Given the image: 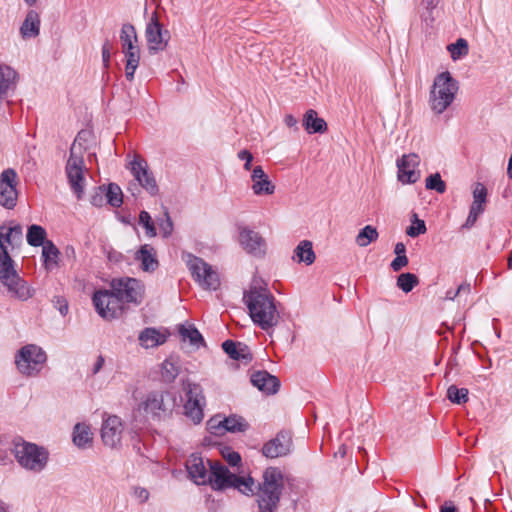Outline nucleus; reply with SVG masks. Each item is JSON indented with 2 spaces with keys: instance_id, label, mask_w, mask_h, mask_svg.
Wrapping results in <instances>:
<instances>
[{
  "instance_id": "nucleus-2",
  "label": "nucleus",
  "mask_w": 512,
  "mask_h": 512,
  "mask_svg": "<svg viewBox=\"0 0 512 512\" xmlns=\"http://www.w3.org/2000/svg\"><path fill=\"white\" fill-rule=\"evenodd\" d=\"M284 489V478L282 471L277 467H268L264 470L262 481L254 484L253 493L260 512H275L278 508L282 491Z\"/></svg>"
},
{
  "instance_id": "nucleus-5",
  "label": "nucleus",
  "mask_w": 512,
  "mask_h": 512,
  "mask_svg": "<svg viewBox=\"0 0 512 512\" xmlns=\"http://www.w3.org/2000/svg\"><path fill=\"white\" fill-rule=\"evenodd\" d=\"M210 469L208 484L214 490H223L226 488H235L245 495L253 493L254 479L252 477L244 478L237 476L219 461L207 460Z\"/></svg>"
},
{
  "instance_id": "nucleus-48",
  "label": "nucleus",
  "mask_w": 512,
  "mask_h": 512,
  "mask_svg": "<svg viewBox=\"0 0 512 512\" xmlns=\"http://www.w3.org/2000/svg\"><path fill=\"white\" fill-rule=\"evenodd\" d=\"M7 228H8L7 231L10 236V240H11L12 249L20 247L22 244V241H23L22 226L20 224H16L12 227H7Z\"/></svg>"
},
{
  "instance_id": "nucleus-11",
  "label": "nucleus",
  "mask_w": 512,
  "mask_h": 512,
  "mask_svg": "<svg viewBox=\"0 0 512 512\" xmlns=\"http://www.w3.org/2000/svg\"><path fill=\"white\" fill-rule=\"evenodd\" d=\"M114 295L123 303L138 305L144 296V285L136 278L123 277L113 279L110 283Z\"/></svg>"
},
{
  "instance_id": "nucleus-9",
  "label": "nucleus",
  "mask_w": 512,
  "mask_h": 512,
  "mask_svg": "<svg viewBox=\"0 0 512 512\" xmlns=\"http://www.w3.org/2000/svg\"><path fill=\"white\" fill-rule=\"evenodd\" d=\"M193 279L204 289L216 290L220 284L218 273L202 258L191 253L182 256Z\"/></svg>"
},
{
  "instance_id": "nucleus-3",
  "label": "nucleus",
  "mask_w": 512,
  "mask_h": 512,
  "mask_svg": "<svg viewBox=\"0 0 512 512\" xmlns=\"http://www.w3.org/2000/svg\"><path fill=\"white\" fill-rule=\"evenodd\" d=\"M90 137V132L81 130L71 148L69 158L66 162L65 173L68 179L71 190L76 195L77 199H81L84 194L85 186V164L83 159V151L87 150L85 143Z\"/></svg>"
},
{
  "instance_id": "nucleus-32",
  "label": "nucleus",
  "mask_w": 512,
  "mask_h": 512,
  "mask_svg": "<svg viewBox=\"0 0 512 512\" xmlns=\"http://www.w3.org/2000/svg\"><path fill=\"white\" fill-rule=\"evenodd\" d=\"M123 53L126 57L125 76L128 81H132L139 65L140 50L139 47H134L133 50H123Z\"/></svg>"
},
{
  "instance_id": "nucleus-14",
  "label": "nucleus",
  "mask_w": 512,
  "mask_h": 512,
  "mask_svg": "<svg viewBox=\"0 0 512 512\" xmlns=\"http://www.w3.org/2000/svg\"><path fill=\"white\" fill-rule=\"evenodd\" d=\"M17 173L8 168L0 174V205L6 209H13L17 205Z\"/></svg>"
},
{
  "instance_id": "nucleus-45",
  "label": "nucleus",
  "mask_w": 512,
  "mask_h": 512,
  "mask_svg": "<svg viewBox=\"0 0 512 512\" xmlns=\"http://www.w3.org/2000/svg\"><path fill=\"white\" fill-rule=\"evenodd\" d=\"M448 50L451 53V58L453 60L460 59L468 54V42L463 38H459L455 43L448 45Z\"/></svg>"
},
{
  "instance_id": "nucleus-26",
  "label": "nucleus",
  "mask_w": 512,
  "mask_h": 512,
  "mask_svg": "<svg viewBox=\"0 0 512 512\" xmlns=\"http://www.w3.org/2000/svg\"><path fill=\"white\" fill-rule=\"evenodd\" d=\"M17 73L8 65L0 64V105L16 87Z\"/></svg>"
},
{
  "instance_id": "nucleus-42",
  "label": "nucleus",
  "mask_w": 512,
  "mask_h": 512,
  "mask_svg": "<svg viewBox=\"0 0 512 512\" xmlns=\"http://www.w3.org/2000/svg\"><path fill=\"white\" fill-rule=\"evenodd\" d=\"M378 238V232L377 229L371 225L365 226L363 229L360 230L356 237V243L360 247H366L371 242L375 241Z\"/></svg>"
},
{
  "instance_id": "nucleus-52",
  "label": "nucleus",
  "mask_w": 512,
  "mask_h": 512,
  "mask_svg": "<svg viewBox=\"0 0 512 512\" xmlns=\"http://www.w3.org/2000/svg\"><path fill=\"white\" fill-rule=\"evenodd\" d=\"M426 232V225L423 220L416 219V221L407 228L406 233L410 237H417L420 234H424Z\"/></svg>"
},
{
  "instance_id": "nucleus-17",
  "label": "nucleus",
  "mask_w": 512,
  "mask_h": 512,
  "mask_svg": "<svg viewBox=\"0 0 512 512\" xmlns=\"http://www.w3.org/2000/svg\"><path fill=\"white\" fill-rule=\"evenodd\" d=\"M123 424L120 417L116 415L106 418L101 427V438L104 445L115 448L121 443Z\"/></svg>"
},
{
  "instance_id": "nucleus-49",
  "label": "nucleus",
  "mask_w": 512,
  "mask_h": 512,
  "mask_svg": "<svg viewBox=\"0 0 512 512\" xmlns=\"http://www.w3.org/2000/svg\"><path fill=\"white\" fill-rule=\"evenodd\" d=\"M487 189L482 183H476L473 190V205L484 207L486 202Z\"/></svg>"
},
{
  "instance_id": "nucleus-24",
  "label": "nucleus",
  "mask_w": 512,
  "mask_h": 512,
  "mask_svg": "<svg viewBox=\"0 0 512 512\" xmlns=\"http://www.w3.org/2000/svg\"><path fill=\"white\" fill-rule=\"evenodd\" d=\"M135 260L140 262L141 269L145 272H154L159 266L156 250L149 244L140 247L135 253Z\"/></svg>"
},
{
  "instance_id": "nucleus-8",
  "label": "nucleus",
  "mask_w": 512,
  "mask_h": 512,
  "mask_svg": "<svg viewBox=\"0 0 512 512\" xmlns=\"http://www.w3.org/2000/svg\"><path fill=\"white\" fill-rule=\"evenodd\" d=\"M0 281L11 297L20 301H27L34 295V289L15 270L14 262L0 264Z\"/></svg>"
},
{
  "instance_id": "nucleus-63",
  "label": "nucleus",
  "mask_w": 512,
  "mask_h": 512,
  "mask_svg": "<svg viewBox=\"0 0 512 512\" xmlns=\"http://www.w3.org/2000/svg\"><path fill=\"white\" fill-rule=\"evenodd\" d=\"M394 252L396 254V256H402V255H406V246L404 243L402 242H398L396 245H395V248H394Z\"/></svg>"
},
{
  "instance_id": "nucleus-55",
  "label": "nucleus",
  "mask_w": 512,
  "mask_h": 512,
  "mask_svg": "<svg viewBox=\"0 0 512 512\" xmlns=\"http://www.w3.org/2000/svg\"><path fill=\"white\" fill-rule=\"evenodd\" d=\"M408 264V258L406 255L396 256V258L391 262V268L393 271H400L403 267Z\"/></svg>"
},
{
  "instance_id": "nucleus-20",
  "label": "nucleus",
  "mask_w": 512,
  "mask_h": 512,
  "mask_svg": "<svg viewBox=\"0 0 512 512\" xmlns=\"http://www.w3.org/2000/svg\"><path fill=\"white\" fill-rule=\"evenodd\" d=\"M418 165L419 157L416 154L403 155L398 159L397 167L399 181L408 184L415 183L420 177V172L416 170Z\"/></svg>"
},
{
  "instance_id": "nucleus-64",
  "label": "nucleus",
  "mask_w": 512,
  "mask_h": 512,
  "mask_svg": "<svg viewBox=\"0 0 512 512\" xmlns=\"http://www.w3.org/2000/svg\"><path fill=\"white\" fill-rule=\"evenodd\" d=\"M136 495L143 502L149 498V492L144 488H140V489L136 490Z\"/></svg>"
},
{
  "instance_id": "nucleus-10",
  "label": "nucleus",
  "mask_w": 512,
  "mask_h": 512,
  "mask_svg": "<svg viewBox=\"0 0 512 512\" xmlns=\"http://www.w3.org/2000/svg\"><path fill=\"white\" fill-rule=\"evenodd\" d=\"M46 353L34 344L22 347L15 356V363L19 372L26 376H35L46 362Z\"/></svg>"
},
{
  "instance_id": "nucleus-33",
  "label": "nucleus",
  "mask_w": 512,
  "mask_h": 512,
  "mask_svg": "<svg viewBox=\"0 0 512 512\" xmlns=\"http://www.w3.org/2000/svg\"><path fill=\"white\" fill-rule=\"evenodd\" d=\"M120 41L122 44V50H133L134 47H138L136 45L138 41L137 33L135 27L132 24H123L120 33Z\"/></svg>"
},
{
  "instance_id": "nucleus-46",
  "label": "nucleus",
  "mask_w": 512,
  "mask_h": 512,
  "mask_svg": "<svg viewBox=\"0 0 512 512\" xmlns=\"http://www.w3.org/2000/svg\"><path fill=\"white\" fill-rule=\"evenodd\" d=\"M425 186L429 190H435L438 193H444L446 190V184L441 179L439 173L431 174L426 178Z\"/></svg>"
},
{
  "instance_id": "nucleus-1",
  "label": "nucleus",
  "mask_w": 512,
  "mask_h": 512,
  "mask_svg": "<svg viewBox=\"0 0 512 512\" xmlns=\"http://www.w3.org/2000/svg\"><path fill=\"white\" fill-rule=\"evenodd\" d=\"M243 302L248 308L253 323L262 330L269 332L278 325L280 320L278 302L267 288L251 286L249 290L244 291Z\"/></svg>"
},
{
  "instance_id": "nucleus-47",
  "label": "nucleus",
  "mask_w": 512,
  "mask_h": 512,
  "mask_svg": "<svg viewBox=\"0 0 512 512\" xmlns=\"http://www.w3.org/2000/svg\"><path fill=\"white\" fill-rule=\"evenodd\" d=\"M139 223L145 228L146 230V235L148 237H154L156 236V228L154 226V223L152 221V218L150 216V214L145 211V210H142L139 214Z\"/></svg>"
},
{
  "instance_id": "nucleus-41",
  "label": "nucleus",
  "mask_w": 512,
  "mask_h": 512,
  "mask_svg": "<svg viewBox=\"0 0 512 512\" xmlns=\"http://www.w3.org/2000/svg\"><path fill=\"white\" fill-rule=\"evenodd\" d=\"M419 284V278L410 272L401 273L397 277V287L401 289L404 293L411 292L414 287H416Z\"/></svg>"
},
{
  "instance_id": "nucleus-25",
  "label": "nucleus",
  "mask_w": 512,
  "mask_h": 512,
  "mask_svg": "<svg viewBox=\"0 0 512 512\" xmlns=\"http://www.w3.org/2000/svg\"><path fill=\"white\" fill-rule=\"evenodd\" d=\"M224 352L232 359L248 364L252 360V354L247 345L233 340H226L222 343Z\"/></svg>"
},
{
  "instance_id": "nucleus-22",
  "label": "nucleus",
  "mask_w": 512,
  "mask_h": 512,
  "mask_svg": "<svg viewBox=\"0 0 512 512\" xmlns=\"http://www.w3.org/2000/svg\"><path fill=\"white\" fill-rule=\"evenodd\" d=\"M251 383L263 393L270 395L278 391L280 381L267 371H256L251 375Z\"/></svg>"
},
{
  "instance_id": "nucleus-37",
  "label": "nucleus",
  "mask_w": 512,
  "mask_h": 512,
  "mask_svg": "<svg viewBox=\"0 0 512 512\" xmlns=\"http://www.w3.org/2000/svg\"><path fill=\"white\" fill-rule=\"evenodd\" d=\"M205 401L186 400L184 404L185 415L195 424H199L203 419V405Z\"/></svg>"
},
{
  "instance_id": "nucleus-40",
  "label": "nucleus",
  "mask_w": 512,
  "mask_h": 512,
  "mask_svg": "<svg viewBox=\"0 0 512 512\" xmlns=\"http://www.w3.org/2000/svg\"><path fill=\"white\" fill-rule=\"evenodd\" d=\"M6 225L0 226V264L14 262L8 253L7 246H11L10 236Z\"/></svg>"
},
{
  "instance_id": "nucleus-12",
  "label": "nucleus",
  "mask_w": 512,
  "mask_h": 512,
  "mask_svg": "<svg viewBox=\"0 0 512 512\" xmlns=\"http://www.w3.org/2000/svg\"><path fill=\"white\" fill-rule=\"evenodd\" d=\"M92 300L96 311L102 318L111 320L122 315L123 302L114 295L112 289L95 291Z\"/></svg>"
},
{
  "instance_id": "nucleus-13",
  "label": "nucleus",
  "mask_w": 512,
  "mask_h": 512,
  "mask_svg": "<svg viewBox=\"0 0 512 512\" xmlns=\"http://www.w3.org/2000/svg\"><path fill=\"white\" fill-rule=\"evenodd\" d=\"M145 36L150 53H156L160 50H164L168 45L170 33L167 29L163 28V25L159 22L156 13L152 14L149 22L147 23Z\"/></svg>"
},
{
  "instance_id": "nucleus-43",
  "label": "nucleus",
  "mask_w": 512,
  "mask_h": 512,
  "mask_svg": "<svg viewBox=\"0 0 512 512\" xmlns=\"http://www.w3.org/2000/svg\"><path fill=\"white\" fill-rule=\"evenodd\" d=\"M183 390L185 391L186 400L205 401L202 387L199 384L186 380L183 382Z\"/></svg>"
},
{
  "instance_id": "nucleus-38",
  "label": "nucleus",
  "mask_w": 512,
  "mask_h": 512,
  "mask_svg": "<svg viewBox=\"0 0 512 512\" xmlns=\"http://www.w3.org/2000/svg\"><path fill=\"white\" fill-rule=\"evenodd\" d=\"M180 373V366L172 358L166 359L162 363L161 378L165 383H172Z\"/></svg>"
},
{
  "instance_id": "nucleus-58",
  "label": "nucleus",
  "mask_w": 512,
  "mask_h": 512,
  "mask_svg": "<svg viewBox=\"0 0 512 512\" xmlns=\"http://www.w3.org/2000/svg\"><path fill=\"white\" fill-rule=\"evenodd\" d=\"M471 285L469 283H462L459 285L456 291H454L453 296H450V292L446 293V298L450 300H454L457 296H459L461 293H470Z\"/></svg>"
},
{
  "instance_id": "nucleus-30",
  "label": "nucleus",
  "mask_w": 512,
  "mask_h": 512,
  "mask_svg": "<svg viewBox=\"0 0 512 512\" xmlns=\"http://www.w3.org/2000/svg\"><path fill=\"white\" fill-rule=\"evenodd\" d=\"M92 432L88 425L77 423L73 430V443L79 448H86L92 443Z\"/></svg>"
},
{
  "instance_id": "nucleus-61",
  "label": "nucleus",
  "mask_w": 512,
  "mask_h": 512,
  "mask_svg": "<svg viewBox=\"0 0 512 512\" xmlns=\"http://www.w3.org/2000/svg\"><path fill=\"white\" fill-rule=\"evenodd\" d=\"M284 123H285L288 127H290V128H293V127H294L295 129H298V128H297V123H298V121H297V119H296L293 115H291V114H288V115H286V116H285V118H284Z\"/></svg>"
},
{
  "instance_id": "nucleus-36",
  "label": "nucleus",
  "mask_w": 512,
  "mask_h": 512,
  "mask_svg": "<svg viewBox=\"0 0 512 512\" xmlns=\"http://www.w3.org/2000/svg\"><path fill=\"white\" fill-rule=\"evenodd\" d=\"M46 230L40 226L33 224L28 227L26 239L30 246L39 247L46 243Z\"/></svg>"
},
{
  "instance_id": "nucleus-60",
  "label": "nucleus",
  "mask_w": 512,
  "mask_h": 512,
  "mask_svg": "<svg viewBox=\"0 0 512 512\" xmlns=\"http://www.w3.org/2000/svg\"><path fill=\"white\" fill-rule=\"evenodd\" d=\"M104 362H105V361H104L103 356H102V355H99V356L97 357V359H96V362H95V364H94L93 368H92V373H91V374H92V375H96V374H97V373L102 369V367H103V365H104Z\"/></svg>"
},
{
  "instance_id": "nucleus-27",
  "label": "nucleus",
  "mask_w": 512,
  "mask_h": 512,
  "mask_svg": "<svg viewBox=\"0 0 512 512\" xmlns=\"http://www.w3.org/2000/svg\"><path fill=\"white\" fill-rule=\"evenodd\" d=\"M303 127L308 134L324 133L327 130V123L323 118L318 117V113L309 109L303 116Z\"/></svg>"
},
{
  "instance_id": "nucleus-62",
  "label": "nucleus",
  "mask_w": 512,
  "mask_h": 512,
  "mask_svg": "<svg viewBox=\"0 0 512 512\" xmlns=\"http://www.w3.org/2000/svg\"><path fill=\"white\" fill-rule=\"evenodd\" d=\"M238 158L240 160H244L245 162H249V161H253V155L251 152H249L248 150L244 149V150H241L239 153H238Z\"/></svg>"
},
{
  "instance_id": "nucleus-18",
  "label": "nucleus",
  "mask_w": 512,
  "mask_h": 512,
  "mask_svg": "<svg viewBox=\"0 0 512 512\" xmlns=\"http://www.w3.org/2000/svg\"><path fill=\"white\" fill-rule=\"evenodd\" d=\"M239 242L243 249L249 254L258 257L265 254V240L258 232L248 227L239 228Z\"/></svg>"
},
{
  "instance_id": "nucleus-31",
  "label": "nucleus",
  "mask_w": 512,
  "mask_h": 512,
  "mask_svg": "<svg viewBox=\"0 0 512 512\" xmlns=\"http://www.w3.org/2000/svg\"><path fill=\"white\" fill-rule=\"evenodd\" d=\"M59 255V249L51 240L42 245V257L46 269L50 270L58 266Z\"/></svg>"
},
{
  "instance_id": "nucleus-50",
  "label": "nucleus",
  "mask_w": 512,
  "mask_h": 512,
  "mask_svg": "<svg viewBox=\"0 0 512 512\" xmlns=\"http://www.w3.org/2000/svg\"><path fill=\"white\" fill-rule=\"evenodd\" d=\"M484 207H480L479 205H471L469 215L466 219V222L462 225V228L470 229L474 226L480 214L484 212Z\"/></svg>"
},
{
  "instance_id": "nucleus-16",
  "label": "nucleus",
  "mask_w": 512,
  "mask_h": 512,
  "mask_svg": "<svg viewBox=\"0 0 512 512\" xmlns=\"http://www.w3.org/2000/svg\"><path fill=\"white\" fill-rule=\"evenodd\" d=\"M292 435L288 431H280L273 439L266 442L262 453L267 458L283 457L290 453Z\"/></svg>"
},
{
  "instance_id": "nucleus-7",
  "label": "nucleus",
  "mask_w": 512,
  "mask_h": 512,
  "mask_svg": "<svg viewBox=\"0 0 512 512\" xmlns=\"http://www.w3.org/2000/svg\"><path fill=\"white\" fill-rule=\"evenodd\" d=\"M176 398L168 391H151L145 399L139 403L138 411L150 415L154 420L169 417L175 407Z\"/></svg>"
},
{
  "instance_id": "nucleus-56",
  "label": "nucleus",
  "mask_w": 512,
  "mask_h": 512,
  "mask_svg": "<svg viewBox=\"0 0 512 512\" xmlns=\"http://www.w3.org/2000/svg\"><path fill=\"white\" fill-rule=\"evenodd\" d=\"M53 303L62 316L68 313V303L65 298L57 296L54 298Z\"/></svg>"
},
{
  "instance_id": "nucleus-15",
  "label": "nucleus",
  "mask_w": 512,
  "mask_h": 512,
  "mask_svg": "<svg viewBox=\"0 0 512 512\" xmlns=\"http://www.w3.org/2000/svg\"><path fill=\"white\" fill-rule=\"evenodd\" d=\"M130 170L138 184L151 196H156L159 193L156 179L144 159L135 157L130 163Z\"/></svg>"
},
{
  "instance_id": "nucleus-6",
  "label": "nucleus",
  "mask_w": 512,
  "mask_h": 512,
  "mask_svg": "<svg viewBox=\"0 0 512 512\" xmlns=\"http://www.w3.org/2000/svg\"><path fill=\"white\" fill-rule=\"evenodd\" d=\"M458 89V82L450 72L445 71L438 74L434 79L429 95L431 109L436 114L443 113L454 101Z\"/></svg>"
},
{
  "instance_id": "nucleus-29",
  "label": "nucleus",
  "mask_w": 512,
  "mask_h": 512,
  "mask_svg": "<svg viewBox=\"0 0 512 512\" xmlns=\"http://www.w3.org/2000/svg\"><path fill=\"white\" fill-rule=\"evenodd\" d=\"M178 332L182 341H189L196 348L205 345L204 338L194 325H180Z\"/></svg>"
},
{
  "instance_id": "nucleus-23",
  "label": "nucleus",
  "mask_w": 512,
  "mask_h": 512,
  "mask_svg": "<svg viewBox=\"0 0 512 512\" xmlns=\"http://www.w3.org/2000/svg\"><path fill=\"white\" fill-rule=\"evenodd\" d=\"M251 180L253 182L252 190L255 195H271L275 191V185L269 180L268 175L261 166H256L252 170Z\"/></svg>"
},
{
  "instance_id": "nucleus-19",
  "label": "nucleus",
  "mask_w": 512,
  "mask_h": 512,
  "mask_svg": "<svg viewBox=\"0 0 512 512\" xmlns=\"http://www.w3.org/2000/svg\"><path fill=\"white\" fill-rule=\"evenodd\" d=\"M208 425L212 433L215 434H222L224 431L232 433L244 432L249 427L245 419L237 415H231L224 419H220L219 416L211 418L208 422Z\"/></svg>"
},
{
  "instance_id": "nucleus-54",
  "label": "nucleus",
  "mask_w": 512,
  "mask_h": 512,
  "mask_svg": "<svg viewBox=\"0 0 512 512\" xmlns=\"http://www.w3.org/2000/svg\"><path fill=\"white\" fill-rule=\"evenodd\" d=\"M223 457L232 467L239 465L241 462V456L236 451H228L227 453H223Z\"/></svg>"
},
{
  "instance_id": "nucleus-39",
  "label": "nucleus",
  "mask_w": 512,
  "mask_h": 512,
  "mask_svg": "<svg viewBox=\"0 0 512 512\" xmlns=\"http://www.w3.org/2000/svg\"><path fill=\"white\" fill-rule=\"evenodd\" d=\"M106 203L112 207L119 208L123 203V193L119 185L110 183L105 188Z\"/></svg>"
},
{
  "instance_id": "nucleus-34",
  "label": "nucleus",
  "mask_w": 512,
  "mask_h": 512,
  "mask_svg": "<svg viewBox=\"0 0 512 512\" xmlns=\"http://www.w3.org/2000/svg\"><path fill=\"white\" fill-rule=\"evenodd\" d=\"M139 341L142 346L155 347L165 342V337L155 328H145L139 335Z\"/></svg>"
},
{
  "instance_id": "nucleus-51",
  "label": "nucleus",
  "mask_w": 512,
  "mask_h": 512,
  "mask_svg": "<svg viewBox=\"0 0 512 512\" xmlns=\"http://www.w3.org/2000/svg\"><path fill=\"white\" fill-rule=\"evenodd\" d=\"M90 202L95 207H102L106 203L105 186H99L95 189Z\"/></svg>"
},
{
  "instance_id": "nucleus-53",
  "label": "nucleus",
  "mask_w": 512,
  "mask_h": 512,
  "mask_svg": "<svg viewBox=\"0 0 512 512\" xmlns=\"http://www.w3.org/2000/svg\"><path fill=\"white\" fill-rule=\"evenodd\" d=\"M164 216L165 218L162 219L159 223V228L162 231L163 236L168 237L173 231V222L167 211L165 212Z\"/></svg>"
},
{
  "instance_id": "nucleus-59",
  "label": "nucleus",
  "mask_w": 512,
  "mask_h": 512,
  "mask_svg": "<svg viewBox=\"0 0 512 512\" xmlns=\"http://www.w3.org/2000/svg\"><path fill=\"white\" fill-rule=\"evenodd\" d=\"M439 0H422L421 5L426 10L427 15H431L432 11L437 7Z\"/></svg>"
},
{
  "instance_id": "nucleus-4",
  "label": "nucleus",
  "mask_w": 512,
  "mask_h": 512,
  "mask_svg": "<svg viewBox=\"0 0 512 512\" xmlns=\"http://www.w3.org/2000/svg\"><path fill=\"white\" fill-rule=\"evenodd\" d=\"M12 453L23 469L33 473L42 472L49 461V451L45 447L22 438L13 441Z\"/></svg>"
},
{
  "instance_id": "nucleus-28",
  "label": "nucleus",
  "mask_w": 512,
  "mask_h": 512,
  "mask_svg": "<svg viewBox=\"0 0 512 512\" xmlns=\"http://www.w3.org/2000/svg\"><path fill=\"white\" fill-rule=\"evenodd\" d=\"M40 31V17L39 14L34 11H28L24 22L20 27V33L24 39L35 38L39 35Z\"/></svg>"
},
{
  "instance_id": "nucleus-21",
  "label": "nucleus",
  "mask_w": 512,
  "mask_h": 512,
  "mask_svg": "<svg viewBox=\"0 0 512 512\" xmlns=\"http://www.w3.org/2000/svg\"><path fill=\"white\" fill-rule=\"evenodd\" d=\"M186 469L190 479L197 485L208 484L210 469L208 470L204 459L198 454H191L186 461Z\"/></svg>"
},
{
  "instance_id": "nucleus-35",
  "label": "nucleus",
  "mask_w": 512,
  "mask_h": 512,
  "mask_svg": "<svg viewBox=\"0 0 512 512\" xmlns=\"http://www.w3.org/2000/svg\"><path fill=\"white\" fill-rule=\"evenodd\" d=\"M294 253L298 262H304L306 265H311L315 261L312 242L308 240L301 241L295 248Z\"/></svg>"
},
{
  "instance_id": "nucleus-44",
  "label": "nucleus",
  "mask_w": 512,
  "mask_h": 512,
  "mask_svg": "<svg viewBox=\"0 0 512 512\" xmlns=\"http://www.w3.org/2000/svg\"><path fill=\"white\" fill-rule=\"evenodd\" d=\"M447 398L454 404H464L468 401V389L451 385L447 390Z\"/></svg>"
},
{
  "instance_id": "nucleus-57",
  "label": "nucleus",
  "mask_w": 512,
  "mask_h": 512,
  "mask_svg": "<svg viewBox=\"0 0 512 512\" xmlns=\"http://www.w3.org/2000/svg\"><path fill=\"white\" fill-rule=\"evenodd\" d=\"M110 57H111L110 42H109V40H106L102 46V61H103V65L106 69L109 67Z\"/></svg>"
}]
</instances>
